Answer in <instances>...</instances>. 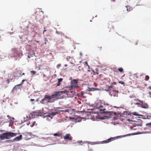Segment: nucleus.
<instances>
[{"label":"nucleus","instance_id":"nucleus-1","mask_svg":"<svg viewBox=\"0 0 151 151\" xmlns=\"http://www.w3.org/2000/svg\"><path fill=\"white\" fill-rule=\"evenodd\" d=\"M67 92V91H57L50 96L48 95H45L44 98L40 102L43 104H47L48 103H54L56 100L62 98L61 96L63 93Z\"/></svg>","mask_w":151,"mask_h":151},{"label":"nucleus","instance_id":"nucleus-2","mask_svg":"<svg viewBox=\"0 0 151 151\" xmlns=\"http://www.w3.org/2000/svg\"><path fill=\"white\" fill-rule=\"evenodd\" d=\"M111 106L109 104H105L103 106H101L97 108L101 112V113H105L107 114L110 115L111 112L109 111V110L111 108Z\"/></svg>","mask_w":151,"mask_h":151},{"label":"nucleus","instance_id":"nucleus-3","mask_svg":"<svg viewBox=\"0 0 151 151\" xmlns=\"http://www.w3.org/2000/svg\"><path fill=\"white\" fill-rule=\"evenodd\" d=\"M16 134V133L12 132H6L0 135V138L1 140L9 139L11 137H15Z\"/></svg>","mask_w":151,"mask_h":151},{"label":"nucleus","instance_id":"nucleus-4","mask_svg":"<svg viewBox=\"0 0 151 151\" xmlns=\"http://www.w3.org/2000/svg\"><path fill=\"white\" fill-rule=\"evenodd\" d=\"M135 104L139 105L141 108L144 109H148L149 108V106L145 102V101H142L140 103H136Z\"/></svg>","mask_w":151,"mask_h":151},{"label":"nucleus","instance_id":"nucleus-5","mask_svg":"<svg viewBox=\"0 0 151 151\" xmlns=\"http://www.w3.org/2000/svg\"><path fill=\"white\" fill-rule=\"evenodd\" d=\"M63 138L65 141L71 140L72 137L69 134H66L63 137Z\"/></svg>","mask_w":151,"mask_h":151},{"label":"nucleus","instance_id":"nucleus-6","mask_svg":"<svg viewBox=\"0 0 151 151\" xmlns=\"http://www.w3.org/2000/svg\"><path fill=\"white\" fill-rule=\"evenodd\" d=\"M16 52L15 54H14L13 55L14 57L16 56L17 55L19 57H20L22 55V53L21 52H19L17 49H13L12 50V52Z\"/></svg>","mask_w":151,"mask_h":151},{"label":"nucleus","instance_id":"nucleus-7","mask_svg":"<svg viewBox=\"0 0 151 151\" xmlns=\"http://www.w3.org/2000/svg\"><path fill=\"white\" fill-rule=\"evenodd\" d=\"M23 134L25 136V138L27 139H30L32 137V133L31 132H24Z\"/></svg>","mask_w":151,"mask_h":151},{"label":"nucleus","instance_id":"nucleus-8","mask_svg":"<svg viewBox=\"0 0 151 151\" xmlns=\"http://www.w3.org/2000/svg\"><path fill=\"white\" fill-rule=\"evenodd\" d=\"M20 86L18 84L15 86L13 88L11 92L12 93H14L15 91L16 92L18 89L20 88L19 87Z\"/></svg>","mask_w":151,"mask_h":151},{"label":"nucleus","instance_id":"nucleus-9","mask_svg":"<svg viewBox=\"0 0 151 151\" xmlns=\"http://www.w3.org/2000/svg\"><path fill=\"white\" fill-rule=\"evenodd\" d=\"M36 19L37 20H38L39 22H40L42 21L43 19V17L40 14H38L36 17Z\"/></svg>","mask_w":151,"mask_h":151},{"label":"nucleus","instance_id":"nucleus-10","mask_svg":"<svg viewBox=\"0 0 151 151\" xmlns=\"http://www.w3.org/2000/svg\"><path fill=\"white\" fill-rule=\"evenodd\" d=\"M54 109V111L50 113L53 116L59 114L60 111H58L57 110V109Z\"/></svg>","mask_w":151,"mask_h":151},{"label":"nucleus","instance_id":"nucleus-11","mask_svg":"<svg viewBox=\"0 0 151 151\" xmlns=\"http://www.w3.org/2000/svg\"><path fill=\"white\" fill-rule=\"evenodd\" d=\"M108 28L109 29V32L114 29V27L112 25V23L111 22L108 23Z\"/></svg>","mask_w":151,"mask_h":151},{"label":"nucleus","instance_id":"nucleus-12","mask_svg":"<svg viewBox=\"0 0 151 151\" xmlns=\"http://www.w3.org/2000/svg\"><path fill=\"white\" fill-rule=\"evenodd\" d=\"M114 139V138H110L102 142L104 143H109L113 140Z\"/></svg>","mask_w":151,"mask_h":151},{"label":"nucleus","instance_id":"nucleus-13","mask_svg":"<svg viewBox=\"0 0 151 151\" xmlns=\"http://www.w3.org/2000/svg\"><path fill=\"white\" fill-rule=\"evenodd\" d=\"M22 135H20L19 136L15 137L14 139V141H19L21 140L22 139Z\"/></svg>","mask_w":151,"mask_h":151},{"label":"nucleus","instance_id":"nucleus-14","mask_svg":"<svg viewBox=\"0 0 151 151\" xmlns=\"http://www.w3.org/2000/svg\"><path fill=\"white\" fill-rule=\"evenodd\" d=\"M78 81L77 80L74 79L71 81V83L70 85H75L77 84Z\"/></svg>","mask_w":151,"mask_h":151},{"label":"nucleus","instance_id":"nucleus-15","mask_svg":"<svg viewBox=\"0 0 151 151\" xmlns=\"http://www.w3.org/2000/svg\"><path fill=\"white\" fill-rule=\"evenodd\" d=\"M99 90V89L95 88H88V89L89 91H94Z\"/></svg>","mask_w":151,"mask_h":151},{"label":"nucleus","instance_id":"nucleus-16","mask_svg":"<svg viewBox=\"0 0 151 151\" xmlns=\"http://www.w3.org/2000/svg\"><path fill=\"white\" fill-rule=\"evenodd\" d=\"M79 86L78 84H77V85H70V89H74L76 88H77Z\"/></svg>","mask_w":151,"mask_h":151},{"label":"nucleus","instance_id":"nucleus-17","mask_svg":"<svg viewBox=\"0 0 151 151\" xmlns=\"http://www.w3.org/2000/svg\"><path fill=\"white\" fill-rule=\"evenodd\" d=\"M63 80L62 78H60L58 79V83L57 84V86H59L60 85L61 83Z\"/></svg>","mask_w":151,"mask_h":151},{"label":"nucleus","instance_id":"nucleus-18","mask_svg":"<svg viewBox=\"0 0 151 151\" xmlns=\"http://www.w3.org/2000/svg\"><path fill=\"white\" fill-rule=\"evenodd\" d=\"M127 7V10L128 11H130L133 9L132 8L129 6L128 5L126 6Z\"/></svg>","mask_w":151,"mask_h":151},{"label":"nucleus","instance_id":"nucleus-19","mask_svg":"<svg viewBox=\"0 0 151 151\" xmlns=\"http://www.w3.org/2000/svg\"><path fill=\"white\" fill-rule=\"evenodd\" d=\"M22 73V71L21 70H17V71H16V72H15V73L16 74L15 75V76H17V74H19V76Z\"/></svg>","mask_w":151,"mask_h":151},{"label":"nucleus","instance_id":"nucleus-20","mask_svg":"<svg viewBox=\"0 0 151 151\" xmlns=\"http://www.w3.org/2000/svg\"><path fill=\"white\" fill-rule=\"evenodd\" d=\"M35 53L34 52H33V53H32V54H30L29 55H28V57L29 58H30L31 57L34 56L35 55Z\"/></svg>","mask_w":151,"mask_h":151},{"label":"nucleus","instance_id":"nucleus-21","mask_svg":"<svg viewBox=\"0 0 151 151\" xmlns=\"http://www.w3.org/2000/svg\"><path fill=\"white\" fill-rule=\"evenodd\" d=\"M25 81H26V80H25V79L23 80L22 81L21 83L20 84H18V85H19V86H22V84L24 83V82Z\"/></svg>","mask_w":151,"mask_h":151},{"label":"nucleus","instance_id":"nucleus-22","mask_svg":"<svg viewBox=\"0 0 151 151\" xmlns=\"http://www.w3.org/2000/svg\"><path fill=\"white\" fill-rule=\"evenodd\" d=\"M53 135L54 136H60L61 135V134L59 133H56L54 134Z\"/></svg>","mask_w":151,"mask_h":151},{"label":"nucleus","instance_id":"nucleus-23","mask_svg":"<svg viewBox=\"0 0 151 151\" xmlns=\"http://www.w3.org/2000/svg\"><path fill=\"white\" fill-rule=\"evenodd\" d=\"M48 116L50 117L51 119L53 118V116L50 113H49L48 114Z\"/></svg>","mask_w":151,"mask_h":151},{"label":"nucleus","instance_id":"nucleus-24","mask_svg":"<svg viewBox=\"0 0 151 151\" xmlns=\"http://www.w3.org/2000/svg\"><path fill=\"white\" fill-rule=\"evenodd\" d=\"M149 77L148 76H146L145 78V81H147L149 80Z\"/></svg>","mask_w":151,"mask_h":151},{"label":"nucleus","instance_id":"nucleus-25","mask_svg":"<svg viewBox=\"0 0 151 151\" xmlns=\"http://www.w3.org/2000/svg\"><path fill=\"white\" fill-rule=\"evenodd\" d=\"M118 70H119V71L121 72H124L123 71V69L122 68H119L118 69Z\"/></svg>","mask_w":151,"mask_h":151},{"label":"nucleus","instance_id":"nucleus-26","mask_svg":"<svg viewBox=\"0 0 151 151\" xmlns=\"http://www.w3.org/2000/svg\"><path fill=\"white\" fill-rule=\"evenodd\" d=\"M56 32L57 34H61L62 35H64V34H63V33L60 32H58L57 31H56Z\"/></svg>","mask_w":151,"mask_h":151},{"label":"nucleus","instance_id":"nucleus-27","mask_svg":"<svg viewBox=\"0 0 151 151\" xmlns=\"http://www.w3.org/2000/svg\"><path fill=\"white\" fill-rule=\"evenodd\" d=\"M35 124L37 125V124L36 123V122H34L32 125H30V126L31 127H33L34 126Z\"/></svg>","mask_w":151,"mask_h":151},{"label":"nucleus","instance_id":"nucleus-28","mask_svg":"<svg viewBox=\"0 0 151 151\" xmlns=\"http://www.w3.org/2000/svg\"><path fill=\"white\" fill-rule=\"evenodd\" d=\"M36 72L34 71H30V73L32 75H34L36 73Z\"/></svg>","mask_w":151,"mask_h":151},{"label":"nucleus","instance_id":"nucleus-29","mask_svg":"<svg viewBox=\"0 0 151 151\" xmlns=\"http://www.w3.org/2000/svg\"><path fill=\"white\" fill-rule=\"evenodd\" d=\"M135 100L136 101H138L139 102V103H140L142 101V100H139L138 99H135Z\"/></svg>","mask_w":151,"mask_h":151},{"label":"nucleus","instance_id":"nucleus-30","mask_svg":"<svg viewBox=\"0 0 151 151\" xmlns=\"http://www.w3.org/2000/svg\"><path fill=\"white\" fill-rule=\"evenodd\" d=\"M134 78H138V76L137 74H134Z\"/></svg>","mask_w":151,"mask_h":151},{"label":"nucleus","instance_id":"nucleus-31","mask_svg":"<svg viewBox=\"0 0 151 151\" xmlns=\"http://www.w3.org/2000/svg\"><path fill=\"white\" fill-rule=\"evenodd\" d=\"M119 83H120V84H122V85H124V81H119Z\"/></svg>","mask_w":151,"mask_h":151},{"label":"nucleus","instance_id":"nucleus-32","mask_svg":"<svg viewBox=\"0 0 151 151\" xmlns=\"http://www.w3.org/2000/svg\"><path fill=\"white\" fill-rule=\"evenodd\" d=\"M61 66V64H59L57 65V68H59Z\"/></svg>","mask_w":151,"mask_h":151},{"label":"nucleus","instance_id":"nucleus-33","mask_svg":"<svg viewBox=\"0 0 151 151\" xmlns=\"http://www.w3.org/2000/svg\"><path fill=\"white\" fill-rule=\"evenodd\" d=\"M84 63L86 64V65H87L88 66V68H89V67L90 66H89V65L88 64V62H87V61H86Z\"/></svg>","mask_w":151,"mask_h":151},{"label":"nucleus","instance_id":"nucleus-34","mask_svg":"<svg viewBox=\"0 0 151 151\" xmlns=\"http://www.w3.org/2000/svg\"><path fill=\"white\" fill-rule=\"evenodd\" d=\"M146 125L147 126H150L151 127V122L148 123H147Z\"/></svg>","mask_w":151,"mask_h":151},{"label":"nucleus","instance_id":"nucleus-35","mask_svg":"<svg viewBox=\"0 0 151 151\" xmlns=\"http://www.w3.org/2000/svg\"><path fill=\"white\" fill-rule=\"evenodd\" d=\"M98 50H100L101 49V47H97Z\"/></svg>","mask_w":151,"mask_h":151},{"label":"nucleus","instance_id":"nucleus-36","mask_svg":"<svg viewBox=\"0 0 151 151\" xmlns=\"http://www.w3.org/2000/svg\"><path fill=\"white\" fill-rule=\"evenodd\" d=\"M24 75L25 73H23L22 74H21V75L18 76V77H20L22 76V75Z\"/></svg>","mask_w":151,"mask_h":151},{"label":"nucleus","instance_id":"nucleus-37","mask_svg":"<svg viewBox=\"0 0 151 151\" xmlns=\"http://www.w3.org/2000/svg\"><path fill=\"white\" fill-rule=\"evenodd\" d=\"M11 52H12V53L13 54H14L13 55H12V56H14L13 55L14 54H15L16 52H12V50L11 51Z\"/></svg>","mask_w":151,"mask_h":151},{"label":"nucleus","instance_id":"nucleus-38","mask_svg":"<svg viewBox=\"0 0 151 151\" xmlns=\"http://www.w3.org/2000/svg\"><path fill=\"white\" fill-rule=\"evenodd\" d=\"M132 114L135 115H137V114H136V112H133Z\"/></svg>","mask_w":151,"mask_h":151},{"label":"nucleus","instance_id":"nucleus-39","mask_svg":"<svg viewBox=\"0 0 151 151\" xmlns=\"http://www.w3.org/2000/svg\"><path fill=\"white\" fill-rule=\"evenodd\" d=\"M78 143L80 144V143H81V142H82V141H78Z\"/></svg>","mask_w":151,"mask_h":151},{"label":"nucleus","instance_id":"nucleus-40","mask_svg":"<svg viewBox=\"0 0 151 151\" xmlns=\"http://www.w3.org/2000/svg\"><path fill=\"white\" fill-rule=\"evenodd\" d=\"M30 101H34V99H30Z\"/></svg>","mask_w":151,"mask_h":151},{"label":"nucleus","instance_id":"nucleus-41","mask_svg":"<svg viewBox=\"0 0 151 151\" xmlns=\"http://www.w3.org/2000/svg\"><path fill=\"white\" fill-rule=\"evenodd\" d=\"M113 87V86H109V88H111Z\"/></svg>","mask_w":151,"mask_h":151},{"label":"nucleus","instance_id":"nucleus-42","mask_svg":"<svg viewBox=\"0 0 151 151\" xmlns=\"http://www.w3.org/2000/svg\"><path fill=\"white\" fill-rule=\"evenodd\" d=\"M46 31V29H44L43 32V34H44V32H45Z\"/></svg>","mask_w":151,"mask_h":151},{"label":"nucleus","instance_id":"nucleus-43","mask_svg":"<svg viewBox=\"0 0 151 151\" xmlns=\"http://www.w3.org/2000/svg\"><path fill=\"white\" fill-rule=\"evenodd\" d=\"M67 66H68V65L67 64L64 65V66L65 67H67Z\"/></svg>","mask_w":151,"mask_h":151},{"label":"nucleus","instance_id":"nucleus-44","mask_svg":"<svg viewBox=\"0 0 151 151\" xmlns=\"http://www.w3.org/2000/svg\"><path fill=\"white\" fill-rule=\"evenodd\" d=\"M92 71L93 72V73H95V72L93 70H92Z\"/></svg>","mask_w":151,"mask_h":151},{"label":"nucleus","instance_id":"nucleus-45","mask_svg":"<svg viewBox=\"0 0 151 151\" xmlns=\"http://www.w3.org/2000/svg\"><path fill=\"white\" fill-rule=\"evenodd\" d=\"M88 72H90V70H87Z\"/></svg>","mask_w":151,"mask_h":151},{"label":"nucleus","instance_id":"nucleus-46","mask_svg":"<svg viewBox=\"0 0 151 151\" xmlns=\"http://www.w3.org/2000/svg\"><path fill=\"white\" fill-rule=\"evenodd\" d=\"M111 1H115V0H111Z\"/></svg>","mask_w":151,"mask_h":151},{"label":"nucleus","instance_id":"nucleus-47","mask_svg":"<svg viewBox=\"0 0 151 151\" xmlns=\"http://www.w3.org/2000/svg\"><path fill=\"white\" fill-rule=\"evenodd\" d=\"M130 135V134H129L127 135V136Z\"/></svg>","mask_w":151,"mask_h":151},{"label":"nucleus","instance_id":"nucleus-48","mask_svg":"<svg viewBox=\"0 0 151 151\" xmlns=\"http://www.w3.org/2000/svg\"><path fill=\"white\" fill-rule=\"evenodd\" d=\"M149 88L151 89V87H149Z\"/></svg>","mask_w":151,"mask_h":151},{"label":"nucleus","instance_id":"nucleus-49","mask_svg":"<svg viewBox=\"0 0 151 151\" xmlns=\"http://www.w3.org/2000/svg\"><path fill=\"white\" fill-rule=\"evenodd\" d=\"M38 99H37L36 100V101H38Z\"/></svg>","mask_w":151,"mask_h":151},{"label":"nucleus","instance_id":"nucleus-50","mask_svg":"<svg viewBox=\"0 0 151 151\" xmlns=\"http://www.w3.org/2000/svg\"><path fill=\"white\" fill-rule=\"evenodd\" d=\"M96 73L97 74H98V72H97Z\"/></svg>","mask_w":151,"mask_h":151},{"label":"nucleus","instance_id":"nucleus-51","mask_svg":"<svg viewBox=\"0 0 151 151\" xmlns=\"http://www.w3.org/2000/svg\"><path fill=\"white\" fill-rule=\"evenodd\" d=\"M114 84H116L115 82H114Z\"/></svg>","mask_w":151,"mask_h":151},{"label":"nucleus","instance_id":"nucleus-52","mask_svg":"<svg viewBox=\"0 0 151 151\" xmlns=\"http://www.w3.org/2000/svg\"><path fill=\"white\" fill-rule=\"evenodd\" d=\"M44 29H45V28L44 27Z\"/></svg>","mask_w":151,"mask_h":151},{"label":"nucleus","instance_id":"nucleus-53","mask_svg":"<svg viewBox=\"0 0 151 151\" xmlns=\"http://www.w3.org/2000/svg\"><path fill=\"white\" fill-rule=\"evenodd\" d=\"M101 75H100V77H101Z\"/></svg>","mask_w":151,"mask_h":151}]
</instances>
